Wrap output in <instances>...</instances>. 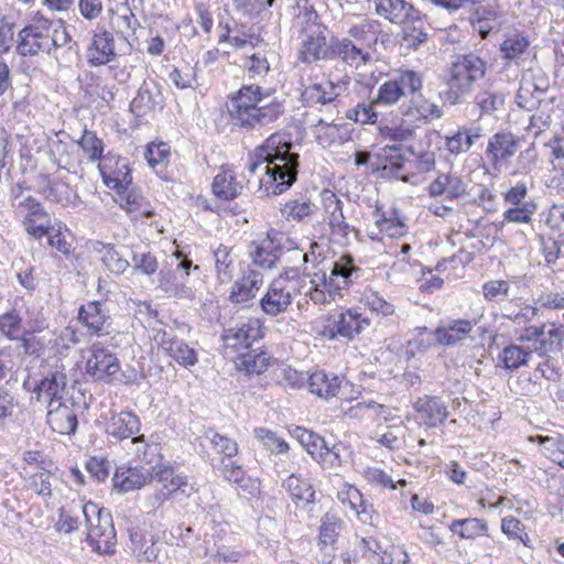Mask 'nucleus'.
Segmentation results:
<instances>
[{
  "label": "nucleus",
  "instance_id": "f257e3e1",
  "mask_svg": "<svg viewBox=\"0 0 564 564\" xmlns=\"http://www.w3.org/2000/svg\"><path fill=\"white\" fill-rule=\"evenodd\" d=\"M291 137L284 132H274L254 150L246 169L253 174L265 163L261 187L267 195L278 196L286 192L297 180L299 154L292 151Z\"/></svg>",
  "mask_w": 564,
  "mask_h": 564
},
{
  "label": "nucleus",
  "instance_id": "f03ea898",
  "mask_svg": "<svg viewBox=\"0 0 564 564\" xmlns=\"http://www.w3.org/2000/svg\"><path fill=\"white\" fill-rule=\"evenodd\" d=\"M234 127L247 132L270 128L285 113V102L257 84L242 85L227 104Z\"/></svg>",
  "mask_w": 564,
  "mask_h": 564
},
{
  "label": "nucleus",
  "instance_id": "7ed1b4c3",
  "mask_svg": "<svg viewBox=\"0 0 564 564\" xmlns=\"http://www.w3.org/2000/svg\"><path fill=\"white\" fill-rule=\"evenodd\" d=\"M423 79L422 76L412 70L406 69L399 73V75L390 80L384 82L379 86L377 96L371 102H359L346 112V118L360 124H375L378 120V112L375 106L394 105L403 96L409 93L422 90Z\"/></svg>",
  "mask_w": 564,
  "mask_h": 564
},
{
  "label": "nucleus",
  "instance_id": "20e7f679",
  "mask_svg": "<svg viewBox=\"0 0 564 564\" xmlns=\"http://www.w3.org/2000/svg\"><path fill=\"white\" fill-rule=\"evenodd\" d=\"M487 69V61L478 54H457L448 67L446 88L440 93L441 99L452 106L464 102L474 85L486 76Z\"/></svg>",
  "mask_w": 564,
  "mask_h": 564
},
{
  "label": "nucleus",
  "instance_id": "39448f33",
  "mask_svg": "<svg viewBox=\"0 0 564 564\" xmlns=\"http://www.w3.org/2000/svg\"><path fill=\"white\" fill-rule=\"evenodd\" d=\"M86 528V541L98 554H112L117 543L111 513L98 505L88 501L79 506Z\"/></svg>",
  "mask_w": 564,
  "mask_h": 564
},
{
  "label": "nucleus",
  "instance_id": "423d86ee",
  "mask_svg": "<svg viewBox=\"0 0 564 564\" xmlns=\"http://www.w3.org/2000/svg\"><path fill=\"white\" fill-rule=\"evenodd\" d=\"M406 163L408 161L402 155V148L400 145H384L376 162L371 161L370 153L367 151H357L355 153V164L357 166L369 165L372 172H380L382 177L411 182L414 175L408 172Z\"/></svg>",
  "mask_w": 564,
  "mask_h": 564
},
{
  "label": "nucleus",
  "instance_id": "0eeeda50",
  "mask_svg": "<svg viewBox=\"0 0 564 564\" xmlns=\"http://www.w3.org/2000/svg\"><path fill=\"white\" fill-rule=\"evenodd\" d=\"M370 326V319L356 308L329 314L325 317L321 335L329 340H352Z\"/></svg>",
  "mask_w": 564,
  "mask_h": 564
},
{
  "label": "nucleus",
  "instance_id": "6e6552de",
  "mask_svg": "<svg viewBox=\"0 0 564 564\" xmlns=\"http://www.w3.org/2000/svg\"><path fill=\"white\" fill-rule=\"evenodd\" d=\"M67 386V377L63 370L48 371L41 380L31 383L30 377L24 379L22 387L31 393L30 402L32 404H43L45 408H52L63 399Z\"/></svg>",
  "mask_w": 564,
  "mask_h": 564
},
{
  "label": "nucleus",
  "instance_id": "1a4fd4ad",
  "mask_svg": "<svg viewBox=\"0 0 564 564\" xmlns=\"http://www.w3.org/2000/svg\"><path fill=\"white\" fill-rule=\"evenodd\" d=\"M300 292L297 281H289L286 278H275L269 284L265 293L259 301L261 311L270 316L276 317L285 313Z\"/></svg>",
  "mask_w": 564,
  "mask_h": 564
},
{
  "label": "nucleus",
  "instance_id": "9d476101",
  "mask_svg": "<svg viewBox=\"0 0 564 564\" xmlns=\"http://www.w3.org/2000/svg\"><path fill=\"white\" fill-rule=\"evenodd\" d=\"M263 337L259 318H238L229 321L223 329L224 345L232 349L250 348L253 341Z\"/></svg>",
  "mask_w": 564,
  "mask_h": 564
},
{
  "label": "nucleus",
  "instance_id": "9b49d317",
  "mask_svg": "<svg viewBox=\"0 0 564 564\" xmlns=\"http://www.w3.org/2000/svg\"><path fill=\"white\" fill-rule=\"evenodd\" d=\"M361 272L354 258L350 254H344L333 262L329 275L323 272L318 280L324 286H328L330 292L340 294L341 290L349 289L361 278Z\"/></svg>",
  "mask_w": 564,
  "mask_h": 564
},
{
  "label": "nucleus",
  "instance_id": "f8f14e48",
  "mask_svg": "<svg viewBox=\"0 0 564 564\" xmlns=\"http://www.w3.org/2000/svg\"><path fill=\"white\" fill-rule=\"evenodd\" d=\"M283 251L282 235L278 231H269L263 239L252 241L249 249L251 267L261 270L273 269Z\"/></svg>",
  "mask_w": 564,
  "mask_h": 564
},
{
  "label": "nucleus",
  "instance_id": "ddd939ff",
  "mask_svg": "<svg viewBox=\"0 0 564 564\" xmlns=\"http://www.w3.org/2000/svg\"><path fill=\"white\" fill-rule=\"evenodd\" d=\"M77 318L91 336L100 337L111 332L112 318L106 302L90 301L80 305Z\"/></svg>",
  "mask_w": 564,
  "mask_h": 564
},
{
  "label": "nucleus",
  "instance_id": "4468645a",
  "mask_svg": "<svg viewBox=\"0 0 564 564\" xmlns=\"http://www.w3.org/2000/svg\"><path fill=\"white\" fill-rule=\"evenodd\" d=\"M522 339L533 340L535 351L540 355L558 352L562 350L564 339V325L546 323L541 326H530L524 330Z\"/></svg>",
  "mask_w": 564,
  "mask_h": 564
},
{
  "label": "nucleus",
  "instance_id": "2eb2a0df",
  "mask_svg": "<svg viewBox=\"0 0 564 564\" xmlns=\"http://www.w3.org/2000/svg\"><path fill=\"white\" fill-rule=\"evenodd\" d=\"M120 370L118 358L100 344H94L91 356L86 361V375L95 381H107Z\"/></svg>",
  "mask_w": 564,
  "mask_h": 564
},
{
  "label": "nucleus",
  "instance_id": "dca6fc26",
  "mask_svg": "<svg viewBox=\"0 0 564 564\" xmlns=\"http://www.w3.org/2000/svg\"><path fill=\"white\" fill-rule=\"evenodd\" d=\"M154 339L178 365L186 368L196 365V351L184 339L177 338L172 330H158Z\"/></svg>",
  "mask_w": 564,
  "mask_h": 564
},
{
  "label": "nucleus",
  "instance_id": "f3484780",
  "mask_svg": "<svg viewBox=\"0 0 564 564\" xmlns=\"http://www.w3.org/2000/svg\"><path fill=\"white\" fill-rule=\"evenodd\" d=\"M263 284V273L248 265L242 270L241 275L234 282L229 293V301L232 304L246 305L257 296Z\"/></svg>",
  "mask_w": 564,
  "mask_h": 564
},
{
  "label": "nucleus",
  "instance_id": "a211bd4d",
  "mask_svg": "<svg viewBox=\"0 0 564 564\" xmlns=\"http://www.w3.org/2000/svg\"><path fill=\"white\" fill-rule=\"evenodd\" d=\"M322 206L327 215L328 225L334 236L347 239L354 227L346 221L344 215V203L330 189H323L321 193Z\"/></svg>",
  "mask_w": 564,
  "mask_h": 564
},
{
  "label": "nucleus",
  "instance_id": "6ab92c4d",
  "mask_svg": "<svg viewBox=\"0 0 564 564\" xmlns=\"http://www.w3.org/2000/svg\"><path fill=\"white\" fill-rule=\"evenodd\" d=\"M98 167L105 185L115 192L133 184L131 170L126 159L105 158Z\"/></svg>",
  "mask_w": 564,
  "mask_h": 564
},
{
  "label": "nucleus",
  "instance_id": "aec40b11",
  "mask_svg": "<svg viewBox=\"0 0 564 564\" xmlns=\"http://www.w3.org/2000/svg\"><path fill=\"white\" fill-rule=\"evenodd\" d=\"M115 37L104 28L97 29L87 48V61L90 66L107 65L116 58Z\"/></svg>",
  "mask_w": 564,
  "mask_h": 564
},
{
  "label": "nucleus",
  "instance_id": "412c9836",
  "mask_svg": "<svg viewBox=\"0 0 564 564\" xmlns=\"http://www.w3.org/2000/svg\"><path fill=\"white\" fill-rule=\"evenodd\" d=\"M410 99L400 106V111L403 117H406L411 122L438 119L443 116L442 108L435 102L426 99L421 90L409 93Z\"/></svg>",
  "mask_w": 564,
  "mask_h": 564
},
{
  "label": "nucleus",
  "instance_id": "4be33fe9",
  "mask_svg": "<svg viewBox=\"0 0 564 564\" xmlns=\"http://www.w3.org/2000/svg\"><path fill=\"white\" fill-rule=\"evenodd\" d=\"M326 28H317L305 32L302 41V48L299 52V59L305 64H312L321 59L330 61V41L327 43L324 31Z\"/></svg>",
  "mask_w": 564,
  "mask_h": 564
},
{
  "label": "nucleus",
  "instance_id": "5701e85b",
  "mask_svg": "<svg viewBox=\"0 0 564 564\" xmlns=\"http://www.w3.org/2000/svg\"><path fill=\"white\" fill-rule=\"evenodd\" d=\"M318 207L307 194H295L280 207L281 216L289 223L307 224L317 214Z\"/></svg>",
  "mask_w": 564,
  "mask_h": 564
},
{
  "label": "nucleus",
  "instance_id": "b1692460",
  "mask_svg": "<svg viewBox=\"0 0 564 564\" xmlns=\"http://www.w3.org/2000/svg\"><path fill=\"white\" fill-rule=\"evenodd\" d=\"M162 108L163 97L159 85L153 80H144L130 104L131 111L137 117H143Z\"/></svg>",
  "mask_w": 564,
  "mask_h": 564
},
{
  "label": "nucleus",
  "instance_id": "393cba45",
  "mask_svg": "<svg viewBox=\"0 0 564 564\" xmlns=\"http://www.w3.org/2000/svg\"><path fill=\"white\" fill-rule=\"evenodd\" d=\"M340 93L339 83L325 79L306 86L302 91L301 100L305 107L332 105L337 101Z\"/></svg>",
  "mask_w": 564,
  "mask_h": 564
},
{
  "label": "nucleus",
  "instance_id": "a878e982",
  "mask_svg": "<svg viewBox=\"0 0 564 564\" xmlns=\"http://www.w3.org/2000/svg\"><path fill=\"white\" fill-rule=\"evenodd\" d=\"M152 480V471L145 466H121L118 467L112 477L113 487L121 492L140 489Z\"/></svg>",
  "mask_w": 564,
  "mask_h": 564
},
{
  "label": "nucleus",
  "instance_id": "bb28decb",
  "mask_svg": "<svg viewBox=\"0 0 564 564\" xmlns=\"http://www.w3.org/2000/svg\"><path fill=\"white\" fill-rule=\"evenodd\" d=\"M140 429L141 421L132 411L113 413L106 422V433L117 441L137 437Z\"/></svg>",
  "mask_w": 564,
  "mask_h": 564
},
{
  "label": "nucleus",
  "instance_id": "cd10ccee",
  "mask_svg": "<svg viewBox=\"0 0 564 564\" xmlns=\"http://www.w3.org/2000/svg\"><path fill=\"white\" fill-rule=\"evenodd\" d=\"M332 59L339 58L350 66H359L369 61V51L365 47L358 46L350 39L330 37V53L328 54Z\"/></svg>",
  "mask_w": 564,
  "mask_h": 564
},
{
  "label": "nucleus",
  "instance_id": "c85d7f7f",
  "mask_svg": "<svg viewBox=\"0 0 564 564\" xmlns=\"http://www.w3.org/2000/svg\"><path fill=\"white\" fill-rule=\"evenodd\" d=\"M414 409L423 424L430 429L442 425L449 415L447 405L438 397L419 398L414 403Z\"/></svg>",
  "mask_w": 564,
  "mask_h": 564
},
{
  "label": "nucleus",
  "instance_id": "c756f323",
  "mask_svg": "<svg viewBox=\"0 0 564 564\" xmlns=\"http://www.w3.org/2000/svg\"><path fill=\"white\" fill-rule=\"evenodd\" d=\"M467 184L457 174H440L427 187L431 197L444 196L445 200H455L466 194Z\"/></svg>",
  "mask_w": 564,
  "mask_h": 564
},
{
  "label": "nucleus",
  "instance_id": "7c9ffc66",
  "mask_svg": "<svg viewBox=\"0 0 564 564\" xmlns=\"http://www.w3.org/2000/svg\"><path fill=\"white\" fill-rule=\"evenodd\" d=\"M372 216L379 234H386L390 238H401L408 232L405 217L397 208L383 212L377 207Z\"/></svg>",
  "mask_w": 564,
  "mask_h": 564
},
{
  "label": "nucleus",
  "instance_id": "2f4dec72",
  "mask_svg": "<svg viewBox=\"0 0 564 564\" xmlns=\"http://www.w3.org/2000/svg\"><path fill=\"white\" fill-rule=\"evenodd\" d=\"M116 194V202L127 214H138L145 218H151L154 215L141 189L133 184L117 191Z\"/></svg>",
  "mask_w": 564,
  "mask_h": 564
},
{
  "label": "nucleus",
  "instance_id": "473e14b6",
  "mask_svg": "<svg viewBox=\"0 0 564 564\" xmlns=\"http://www.w3.org/2000/svg\"><path fill=\"white\" fill-rule=\"evenodd\" d=\"M46 409V422L54 432L62 435L75 434L78 425L77 415L68 405L59 402L55 408Z\"/></svg>",
  "mask_w": 564,
  "mask_h": 564
},
{
  "label": "nucleus",
  "instance_id": "72a5a7b5",
  "mask_svg": "<svg viewBox=\"0 0 564 564\" xmlns=\"http://www.w3.org/2000/svg\"><path fill=\"white\" fill-rule=\"evenodd\" d=\"M402 41L408 48L417 50L427 41V23L422 13L416 9L402 24Z\"/></svg>",
  "mask_w": 564,
  "mask_h": 564
},
{
  "label": "nucleus",
  "instance_id": "f704fd0d",
  "mask_svg": "<svg viewBox=\"0 0 564 564\" xmlns=\"http://www.w3.org/2000/svg\"><path fill=\"white\" fill-rule=\"evenodd\" d=\"M213 193L223 200H232L237 198L243 186L237 181L235 171L229 166H223L221 171L214 177Z\"/></svg>",
  "mask_w": 564,
  "mask_h": 564
},
{
  "label": "nucleus",
  "instance_id": "c9c22d12",
  "mask_svg": "<svg viewBox=\"0 0 564 564\" xmlns=\"http://www.w3.org/2000/svg\"><path fill=\"white\" fill-rule=\"evenodd\" d=\"M50 36L36 32L29 25H25L18 34L17 51L21 56H34L40 52H48Z\"/></svg>",
  "mask_w": 564,
  "mask_h": 564
},
{
  "label": "nucleus",
  "instance_id": "e433bc0d",
  "mask_svg": "<svg viewBox=\"0 0 564 564\" xmlns=\"http://www.w3.org/2000/svg\"><path fill=\"white\" fill-rule=\"evenodd\" d=\"M282 487L295 503L310 506L315 503V490L307 479L300 474L292 473L282 482Z\"/></svg>",
  "mask_w": 564,
  "mask_h": 564
},
{
  "label": "nucleus",
  "instance_id": "4c0bfd02",
  "mask_svg": "<svg viewBox=\"0 0 564 564\" xmlns=\"http://www.w3.org/2000/svg\"><path fill=\"white\" fill-rule=\"evenodd\" d=\"M218 470L225 480L235 484L237 489L242 492L253 496L258 490L256 482L246 475L242 466L236 462L221 459Z\"/></svg>",
  "mask_w": 564,
  "mask_h": 564
},
{
  "label": "nucleus",
  "instance_id": "58836bf2",
  "mask_svg": "<svg viewBox=\"0 0 564 564\" xmlns=\"http://www.w3.org/2000/svg\"><path fill=\"white\" fill-rule=\"evenodd\" d=\"M517 150L518 140L511 133L498 132L489 139L486 154L492 162L498 163L513 156Z\"/></svg>",
  "mask_w": 564,
  "mask_h": 564
},
{
  "label": "nucleus",
  "instance_id": "ea45409f",
  "mask_svg": "<svg viewBox=\"0 0 564 564\" xmlns=\"http://www.w3.org/2000/svg\"><path fill=\"white\" fill-rule=\"evenodd\" d=\"M130 550L139 562L151 563L158 558L159 547L153 538H147L139 528H129Z\"/></svg>",
  "mask_w": 564,
  "mask_h": 564
},
{
  "label": "nucleus",
  "instance_id": "a19ab883",
  "mask_svg": "<svg viewBox=\"0 0 564 564\" xmlns=\"http://www.w3.org/2000/svg\"><path fill=\"white\" fill-rule=\"evenodd\" d=\"M415 10L405 0H376L377 13L394 24L401 25Z\"/></svg>",
  "mask_w": 564,
  "mask_h": 564
},
{
  "label": "nucleus",
  "instance_id": "79ce46f5",
  "mask_svg": "<svg viewBox=\"0 0 564 564\" xmlns=\"http://www.w3.org/2000/svg\"><path fill=\"white\" fill-rule=\"evenodd\" d=\"M476 322L468 319L453 321L447 327H437L435 329L436 344L443 346H454L466 338L471 332Z\"/></svg>",
  "mask_w": 564,
  "mask_h": 564
},
{
  "label": "nucleus",
  "instance_id": "37998d69",
  "mask_svg": "<svg viewBox=\"0 0 564 564\" xmlns=\"http://www.w3.org/2000/svg\"><path fill=\"white\" fill-rule=\"evenodd\" d=\"M158 288L167 296L178 300L192 299L194 292L186 283H182L178 273L172 270H162L159 273Z\"/></svg>",
  "mask_w": 564,
  "mask_h": 564
},
{
  "label": "nucleus",
  "instance_id": "c03bdc74",
  "mask_svg": "<svg viewBox=\"0 0 564 564\" xmlns=\"http://www.w3.org/2000/svg\"><path fill=\"white\" fill-rule=\"evenodd\" d=\"M290 434L299 441V443L306 449V452L318 464L323 456V451L326 448V441L324 437L313 431H308L303 426H292L289 429Z\"/></svg>",
  "mask_w": 564,
  "mask_h": 564
},
{
  "label": "nucleus",
  "instance_id": "a18cd8bd",
  "mask_svg": "<svg viewBox=\"0 0 564 564\" xmlns=\"http://www.w3.org/2000/svg\"><path fill=\"white\" fill-rule=\"evenodd\" d=\"M43 328V323H41V325H37L32 329L24 330L18 338L24 355L39 358L44 354L46 347L52 345V337L39 335Z\"/></svg>",
  "mask_w": 564,
  "mask_h": 564
},
{
  "label": "nucleus",
  "instance_id": "49530a36",
  "mask_svg": "<svg viewBox=\"0 0 564 564\" xmlns=\"http://www.w3.org/2000/svg\"><path fill=\"white\" fill-rule=\"evenodd\" d=\"M506 95L492 86L480 89L474 98V104L479 108L481 116H491L503 110Z\"/></svg>",
  "mask_w": 564,
  "mask_h": 564
},
{
  "label": "nucleus",
  "instance_id": "de8ad7c7",
  "mask_svg": "<svg viewBox=\"0 0 564 564\" xmlns=\"http://www.w3.org/2000/svg\"><path fill=\"white\" fill-rule=\"evenodd\" d=\"M306 382L312 393L325 399L335 397L340 388L339 378L323 370L312 373Z\"/></svg>",
  "mask_w": 564,
  "mask_h": 564
},
{
  "label": "nucleus",
  "instance_id": "09e8293b",
  "mask_svg": "<svg viewBox=\"0 0 564 564\" xmlns=\"http://www.w3.org/2000/svg\"><path fill=\"white\" fill-rule=\"evenodd\" d=\"M480 128L478 127H460L449 137H446V149L455 155L467 152L476 140L481 137Z\"/></svg>",
  "mask_w": 564,
  "mask_h": 564
},
{
  "label": "nucleus",
  "instance_id": "8fccbe9b",
  "mask_svg": "<svg viewBox=\"0 0 564 564\" xmlns=\"http://www.w3.org/2000/svg\"><path fill=\"white\" fill-rule=\"evenodd\" d=\"M448 529L460 539L475 540L488 534V523L479 518H465L453 520Z\"/></svg>",
  "mask_w": 564,
  "mask_h": 564
},
{
  "label": "nucleus",
  "instance_id": "3c124183",
  "mask_svg": "<svg viewBox=\"0 0 564 564\" xmlns=\"http://www.w3.org/2000/svg\"><path fill=\"white\" fill-rule=\"evenodd\" d=\"M529 45V39L522 33H509L500 44V53L502 58L518 64Z\"/></svg>",
  "mask_w": 564,
  "mask_h": 564
},
{
  "label": "nucleus",
  "instance_id": "603ef678",
  "mask_svg": "<svg viewBox=\"0 0 564 564\" xmlns=\"http://www.w3.org/2000/svg\"><path fill=\"white\" fill-rule=\"evenodd\" d=\"M378 32L379 24L377 21H364L348 30L349 36L355 40L358 46L365 47V51H368L377 43Z\"/></svg>",
  "mask_w": 564,
  "mask_h": 564
},
{
  "label": "nucleus",
  "instance_id": "864d4df0",
  "mask_svg": "<svg viewBox=\"0 0 564 564\" xmlns=\"http://www.w3.org/2000/svg\"><path fill=\"white\" fill-rule=\"evenodd\" d=\"M236 366L237 369L245 370L249 375H260L267 370L269 357L265 351L249 350L237 356Z\"/></svg>",
  "mask_w": 564,
  "mask_h": 564
},
{
  "label": "nucleus",
  "instance_id": "5fc2aeb1",
  "mask_svg": "<svg viewBox=\"0 0 564 564\" xmlns=\"http://www.w3.org/2000/svg\"><path fill=\"white\" fill-rule=\"evenodd\" d=\"M531 355L532 352L527 348L511 344L499 354L498 361L505 369L513 371L527 365Z\"/></svg>",
  "mask_w": 564,
  "mask_h": 564
},
{
  "label": "nucleus",
  "instance_id": "6e6d98bb",
  "mask_svg": "<svg viewBox=\"0 0 564 564\" xmlns=\"http://www.w3.org/2000/svg\"><path fill=\"white\" fill-rule=\"evenodd\" d=\"M435 343V330L431 332L426 327H416L406 343L405 352L409 357H414L416 352L426 351Z\"/></svg>",
  "mask_w": 564,
  "mask_h": 564
},
{
  "label": "nucleus",
  "instance_id": "4d7b16f0",
  "mask_svg": "<svg viewBox=\"0 0 564 564\" xmlns=\"http://www.w3.org/2000/svg\"><path fill=\"white\" fill-rule=\"evenodd\" d=\"M214 260L218 281L220 283H228L232 279L234 274V258L230 249L220 245L214 251Z\"/></svg>",
  "mask_w": 564,
  "mask_h": 564
},
{
  "label": "nucleus",
  "instance_id": "13d9d810",
  "mask_svg": "<svg viewBox=\"0 0 564 564\" xmlns=\"http://www.w3.org/2000/svg\"><path fill=\"white\" fill-rule=\"evenodd\" d=\"M351 449L341 442L329 445L326 442V448L323 451V456L321 458L319 464L327 467H336L340 466L344 463H347L351 457Z\"/></svg>",
  "mask_w": 564,
  "mask_h": 564
},
{
  "label": "nucleus",
  "instance_id": "bf43d9fd",
  "mask_svg": "<svg viewBox=\"0 0 564 564\" xmlns=\"http://www.w3.org/2000/svg\"><path fill=\"white\" fill-rule=\"evenodd\" d=\"M256 438L271 454L281 455L290 449L289 444L278 436V434L269 429L259 427L253 431Z\"/></svg>",
  "mask_w": 564,
  "mask_h": 564
},
{
  "label": "nucleus",
  "instance_id": "052dcab7",
  "mask_svg": "<svg viewBox=\"0 0 564 564\" xmlns=\"http://www.w3.org/2000/svg\"><path fill=\"white\" fill-rule=\"evenodd\" d=\"M205 436L209 440L213 448L229 460L238 454L239 446L235 440L218 433L214 429H209Z\"/></svg>",
  "mask_w": 564,
  "mask_h": 564
},
{
  "label": "nucleus",
  "instance_id": "680f3d73",
  "mask_svg": "<svg viewBox=\"0 0 564 564\" xmlns=\"http://www.w3.org/2000/svg\"><path fill=\"white\" fill-rule=\"evenodd\" d=\"M540 242L542 252L544 254L545 261L549 264L555 263L558 259H564V238L562 235L554 236H543L540 235Z\"/></svg>",
  "mask_w": 564,
  "mask_h": 564
},
{
  "label": "nucleus",
  "instance_id": "e2e57ef3",
  "mask_svg": "<svg viewBox=\"0 0 564 564\" xmlns=\"http://www.w3.org/2000/svg\"><path fill=\"white\" fill-rule=\"evenodd\" d=\"M538 209L533 199L522 205L511 206L503 213V220L514 224H529Z\"/></svg>",
  "mask_w": 564,
  "mask_h": 564
},
{
  "label": "nucleus",
  "instance_id": "0e129e2a",
  "mask_svg": "<svg viewBox=\"0 0 564 564\" xmlns=\"http://www.w3.org/2000/svg\"><path fill=\"white\" fill-rule=\"evenodd\" d=\"M531 87L532 86L529 84V82H520V87L516 96L517 105L528 111H533L534 109L539 108L544 97L542 94H538V91Z\"/></svg>",
  "mask_w": 564,
  "mask_h": 564
},
{
  "label": "nucleus",
  "instance_id": "69168bd1",
  "mask_svg": "<svg viewBox=\"0 0 564 564\" xmlns=\"http://www.w3.org/2000/svg\"><path fill=\"white\" fill-rule=\"evenodd\" d=\"M364 303L371 312L383 317L391 316L395 312V306L376 291L366 292Z\"/></svg>",
  "mask_w": 564,
  "mask_h": 564
},
{
  "label": "nucleus",
  "instance_id": "338daca9",
  "mask_svg": "<svg viewBox=\"0 0 564 564\" xmlns=\"http://www.w3.org/2000/svg\"><path fill=\"white\" fill-rule=\"evenodd\" d=\"M105 253L101 258L102 263L113 274H122L129 267L130 263L113 246H104Z\"/></svg>",
  "mask_w": 564,
  "mask_h": 564
},
{
  "label": "nucleus",
  "instance_id": "774afa93",
  "mask_svg": "<svg viewBox=\"0 0 564 564\" xmlns=\"http://www.w3.org/2000/svg\"><path fill=\"white\" fill-rule=\"evenodd\" d=\"M52 344L56 349V354L63 355L72 347L79 344L80 337L78 330L75 327L68 325L61 330L58 336L55 338L52 337Z\"/></svg>",
  "mask_w": 564,
  "mask_h": 564
}]
</instances>
